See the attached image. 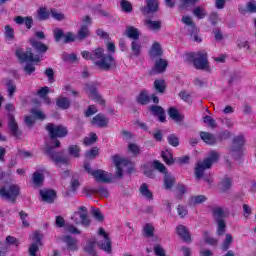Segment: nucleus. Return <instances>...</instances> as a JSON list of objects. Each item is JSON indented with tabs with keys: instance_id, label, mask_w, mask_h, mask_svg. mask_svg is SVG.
<instances>
[{
	"instance_id": "obj_1",
	"label": "nucleus",
	"mask_w": 256,
	"mask_h": 256,
	"mask_svg": "<svg viewBox=\"0 0 256 256\" xmlns=\"http://www.w3.org/2000/svg\"><path fill=\"white\" fill-rule=\"evenodd\" d=\"M46 130L48 131L50 137H51V144L48 145L46 148V153L53 159L55 163L61 164V165H67L69 164V157L63 156V153L61 152H54L53 149L55 147H59L61 145V142L59 140L55 139L57 137H67V128L61 125H55V124H47Z\"/></svg>"
},
{
	"instance_id": "obj_2",
	"label": "nucleus",
	"mask_w": 256,
	"mask_h": 256,
	"mask_svg": "<svg viewBox=\"0 0 256 256\" xmlns=\"http://www.w3.org/2000/svg\"><path fill=\"white\" fill-rule=\"evenodd\" d=\"M81 55L83 59H86L87 61L92 60L96 67L103 69L104 71L111 69V67H115V58L111 55H106L103 48H96L92 52L83 51Z\"/></svg>"
},
{
	"instance_id": "obj_3",
	"label": "nucleus",
	"mask_w": 256,
	"mask_h": 256,
	"mask_svg": "<svg viewBox=\"0 0 256 256\" xmlns=\"http://www.w3.org/2000/svg\"><path fill=\"white\" fill-rule=\"evenodd\" d=\"M98 235L99 241H89L85 247V252L93 255V253H95V245H98V247L103 251H106V253H111V240L109 239L107 232H105L103 228H100Z\"/></svg>"
},
{
	"instance_id": "obj_4",
	"label": "nucleus",
	"mask_w": 256,
	"mask_h": 256,
	"mask_svg": "<svg viewBox=\"0 0 256 256\" xmlns=\"http://www.w3.org/2000/svg\"><path fill=\"white\" fill-rule=\"evenodd\" d=\"M186 61L200 71H206V73H211L212 71L211 65H209L207 60V53L205 52L189 53L186 55Z\"/></svg>"
},
{
	"instance_id": "obj_5",
	"label": "nucleus",
	"mask_w": 256,
	"mask_h": 256,
	"mask_svg": "<svg viewBox=\"0 0 256 256\" xmlns=\"http://www.w3.org/2000/svg\"><path fill=\"white\" fill-rule=\"evenodd\" d=\"M16 56L22 62H29L24 67L25 73H27L28 75H31V73H35V66L33 65V63H40L41 56H33L31 49H28L26 52H24L21 48L16 50Z\"/></svg>"
},
{
	"instance_id": "obj_6",
	"label": "nucleus",
	"mask_w": 256,
	"mask_h": 256,
	"mask_svg": "<svg viewBox=\"0 0 256 256\" xmlns=\"http://www.w3.org/2000/svg\"><path fill=\"white\" fill-rule=\"evenodd\" d=\"M217 161H219V153L216 151L210 152L209 157L203 161H198L195 168L196 179H201L205 175V171L211 169L213 163H217Z\"/></svg>"
},
{
	"instance_id": "obj_7",
	"label": "nucleus",
	"mask_w": 256,
	"mask_h": 256,
	"mask_svg": "<svg viewBox=\"0 0 256 256\" xmlns=\"http://www.w3.org/2000/svg\"><path fill=\"white\" fill-rule=\"evenodd\" d=\"M112 161L116 167V177L121 179L123 177V171L127 173H132L133 163L119 155L113 156Z\"/></svg>"
},
{
	"instance_id": "obj_8",
	"label": "nucleus",
	"mask_w": 256,
	"mask_h": 256,
	"mask_svg": "<svg viewBox=\"0 0 256 256\" xmlns=\"http://www.w3.org/2000/svg\"><path fill=\"white\" fill-rule=\"evenodd\" d=\"M84 169L88 175H91L98 183H111L113 181V174H109V172L105 170H93L91 169L90 163H85Z\"/></svg>"
},
{
	"instance_id": "obj_9",
	"label": "nucleus",
	"mask_w": 256,
	"mask_h": 256,
	"mask_svg": "<svg viewBox=\"0 0 256 256\" xmlns=\"http://www.w3.org/2000/svg\"><path fill=\"white\" fill-rule=\"evenodd\" d=\"M0 197H2V199H6V201L15 203V199L19 197V186L10 184L0 187Z\"/></svg>"
},
{
	"instance_id": "obj_10",
	"label": "nucleus",
	"mask_w": 256,
	"mask_h": 256,
	"mask_svg": "<svg viewBox=\"0 0 256 256\" xmlns=\"http://www.w3.org/2000/svg\"><path fill=\"white\" fill-rule=\"evenodd\" d=\"M71 219L75 225H83L84 227L91 225V220L87 216V207L85 206L78 208V211L72 215Z\"/></svg>"
},
{
	"instance_id": "obj_11",
	"label": "nucleus",
	"mask_w": 256,
	"mask_h": 256,
	"mask_svg": "<svg viewBox=\"0 0 256 256\" xmlns=\"http://www.w3.org/2000/svg\"><path fill=\"white\" fill-rule=\"evenodd\" d=\"M243 145H245V138L243 136H236L229 150L228 157H232L233 159H239L243 151Z\"/></svg>"
},
{
	"instance_id": "obj_12",
	"label": "nucleus",
	"mask_w": 256,
	"mask_h": 256,
	"mask_svg": "<svg viewBox=\"0 0 256 256\" xmlns=\"http://www.w3.org/2000/svg\"><path fill=\"white\" fill-rule=\"evenodd\" d=\"M153 167L160 173L165 174L164 187H165V189H171V187H173V185H175V177H173L171 174H167V168L165 167V165H163V163H161L159 161H154Z\"/></svg>"
},
{
	"instance_id": "obj_13",
	"label": "nucleus",
	"mask_w": 256,
	"mask_h": 256,
	"mask_svg": "<svg viewBox=\"0 0 256 256\" xmlns=\"http://www.w3.org/2000/svg\"><path fill=\"white\" fill-rule=\"evenodd\" d=\"M30 239L32 241L30 247H29V255L30 256H38L37 253H39V247L43 245V233L41 232H34Z\"/></svg>"
},
{
	"instance_id": "obj_14",
	"label": "nucleus",
	"mask_w": 256,
	"mask_h": 256,
	"mask_svg": "<svg viewBox=\"0 0 256 256\" xmlns=\"http://www.w3.org/2000/svg\"><path fill=\"white\" fill-rule=\"evenodd\" d=\"M46 117L47 116L45 115L44 111L37 108H33L31 110V115L25 117V123L26 125H28V127H33V125H35L36 119H38L39 121H44Z\"/></svg>"
},
{
	"instance_id": "obj_15",
	"label": "nucleus",
	"mask_w": 256,
	"mask_h": 256,
	"mask_svg": "<svg viewBox=\"0 0 256 256\" xmlns=\"http://www.w3.org/2000/svg\"><path fill=\"white\" fill-rule=\"evenodd\" d=\"M182 23H184V25H187L188 31H190V35L193 40L196 41V43H201V38L197 36V33H199V29L195 27V23H193V19L191 18V16H183Z\"/></svg>"
},
{
	"instance_id": "obj_16",
	"label": "nucleus",
	"mask_w": 256,
	"mask_h": 256,
	"mask_svg": "<svg viewBox=\"0 0 256 256\" xmlns=\"http://www.w3.org/2000/svg\"><path fill=\"white\" fill-rule=\"evenodd\" d=\"M85 92L87 93L89 99L99 103L100 105H105V100L97 93V88H95V84H88L85 87Z\"/></svg>"
},
{
	"instance_id": "obj_17",
	"label": "nucleus",
	"mask_w": 256,
	"mask_h": 256,
	"mask_svg": "<svg viewBox=\"0 0 256 256\" xmlns=\"http://www.w3.org/2000/svg\"><path fill=\"white\" fill-rule=\"evenodd\" d=\"M62 243H65L67 251H77L79 249V241L69 235L61 237Z\"/></svg>"
},
{
	"instance_id": "obj_18",
	"label": "nucleus",
	"mask_w": 256,
	"mask_h": 256,
	"mask_svg": "<svg viewBox=\"0 0 256 256\" xmlns=\"http://www.w3.org/2000/svg\"><path fill=\"white\" fill-rule=\"evenodd\" d=\"M83 23L78 30V39H87V36L89 35V25L91 24V18L89 16H85L83 18Z\"/></svg>"
},
{
	"instance_id": "obj_19",
	"label": "nucleus",
	"mask_w": 256,
	"mask_h": 256,
	"mask_svg": "<svg viewBox=\"0 0 256 256\" xmlns=\"http://www.w3.org/2000/svg\"><path fill=\"white\" fill-rule=\"evenodd\" d=\"M159 9V1L157 0H148L147 6L141 9L143 15H151V13H155Z\"/></svg>"
},
{
	"instance_id": "obj_20",
	"label": "nucleus",
	"mask_w": 256,
	"mask_h": 256,
	"mask_svg": "<svg viewBox=\"0 0 256 256\" xmlns=\"http://www.w3.org/2000/svg\"><path fill=\"white\" fill-rule=\"evenodd\" d=\"M40 196L45 203H53L55 201V191L49 189L40 190Z\"/></svg>"
},
{
	"instance_id": "obj_21",
	"label": "nucleus",
	"mask_w": 256,
	"mask_h": 256,
	"mask_svg": "<svg viewBox=\"0 0 256 256\" xmlns=\"http://www.w3.org/2000/svg\"><path fill=\"white\" fill-rule=\"evenodd\" d=\"M29 43L31 47L35 49V51H37V53H47V49H48L47 45L39 42V40L35 38H31L29 40Z\"/></svg>"
},
{
	"instance_id": "obj_22",
	"label": "nucleus",
	"mask_w": 256,
	"mask_h": 256,
	"mask_svg": "<svg viewBox=\"0 0 256 256\" xmlns=\"http://www.w3.org/2000/svg\"><path fill=\"white\" fill-rule=\"evenodd\" d=\"M176 233L181 237V239H183V241H191V234L186 226L178 225L176 227Z\"/></svg>"
},
{
	"instance_id": "obj_23",
	"label": "nucleus",
	"mask_w": 256,
	"mask_h": 256,
	"mask_svg": "<svg viewBox=\"0 0 256 256\" xmlns=\"http://www.w3.org/2000/svg\"><path fill=\"white\" fill-rule=\"evenodd\" d=\"M108 123L109 119H107L103 114L96 115L92 120V124L96 125V127H107Z\"/></svg>"
},
{
	"instance_id": "obj_24",
	"label": "nucleus",
	"mask_w": 256,
	"mask_h": 256,
	"mask_svg": "<svg viewBox=\"0 0 256 256\" xmlns=\"http://www.w3.org/2000/svg\"><path fill=\"white\" fill-rule=\"evenodd\" d=\"M45 179V169L37 170L33 173L32 181L34 185H42Z\"/></svg>"
},
{
	"instance_id": "obj_25",
	"label": "nucleus",
	"mask_w": 256,
	"mask_h": 256,
	"mask_svg": "<svg viewBox=\"0 0 256 256\" xmlns=\"http://www.w3.org/2000/svg\"><path fill=\"white\" fill-rule=\"evenodd\" d=\"M14 21L17 25H25L27 29H31L33 25V18L32 17H22V16H17L14 18Z\"/></svg>"
},
{
	"instance_id": "obj_26",
	"label": "nucleus",
	"mask_w": 256,
	"mask_h": 256,
	"mask_svg": "<svg viewBox=\"0 0 256 256\" xmlns=\"http://www.w3.org/2000/svg\"><path fill=\"white\" fill-rule=\"evenodd\" d=\"M213 215L217 221H223L227 215H229V211L227 209H223L221 207H215L213 209Z\"/></svg>"
},
{
	"instance_id": "obj_27",
	"label": "nucleus",
	"mask_w": 256,
	"mask_h": 256,
	"mask_svg": "<svg viewBox=\"0 0 256 256\" xmlns=\"http://www.w3.org/2000/svg\"><path fill=\"white\" fill-rule=\"evenodd\" d=\"M200 137L207 145H215V143H217V138H215V135L209 132H201Z\"/></svg>"
},
{
	"instance_id": "obj_28",
	"label": "nucleus",
	"mask_w": 256,
	"mask_h": 256,
	"mask_svg": "<svg viewBox=\"0 0 256 256\" xmlns=\"http://www.w3.org/2000/svg\"><path fill=\"white\" fill-rule=\"evenodd\" d=\"M144 25L150 31H159V29H161V21H153V20L147 19L144 21Z\"/></svg>"
},
{
	"instance_id": "obj_29",
	"label": "nucleus",
	"mask_w": 256,
	"mask_h": 256,
	"mask_svg": "<svg viewBox=\"0 0 256 256\" xmlns=\"http://www.w3.org/2000/svg\"><path fill=\"white\" fill-rule=\"evenodd\" d=\"M150 111L153 113V115H158L159 121L164 123L165 111L161 106H151Z\"/></svg>"
},
{
	"instance_id": "obj_30",
	"label": "nucleus",
	"mask_w": 256,
	"mask_h": 256,
	"mask_svg": "<svg viewBox=\"0 0 256 256\" xmlns=\"http://www.w3.org/2000/svg\"><path fill=\"white\" fill-rule=\"evenodd\" d=\"M167 69V60L160 59L156 61L155 66L152 70L154 73H163Z\"/></svg>"
},
{
	"instance_id": "obj_31",
	"label": "nucleus",
	"mask_w": 256,
	"mask_h": 256,
	"mask_svg": "<svg viewBox=\"0 0 256 256\" xmlns=\"http://www.w3.org/2000/svg\"><path fill=\"white\" fill-rule=\"evenodd\" d=\"M3 244L6 245L8 247V251H10L11 247H15L17 249V247L21 245V242L13 236H8Z\"/></svg>"
},
{
	"instance_id": "obj_32",
	"label": "nucleus",
	"mask_w": 256,
	"mask_h": 256,
	"mask_svg": "<svg viewBox=\"0 0 256 256\" xmlns=\"http://www.w3.org/2000/svg\"><path fill=\"white\" fill-rule=\"evenodd\" d=\"M56 105H57V107H59L60 109H69V107H71V101L68 100L67 97L60 96V97L56 100Z\"/></svg>"
},
{
	"instance_id": "obj_33",
	"label": "nucleus",
	"mask_w": 256,
	"mask_h": 256,
	"mask_svg": "<svg viewBox=\"0 0 256 256\" xmlns=\"http://www.w3.org/2000/svg\"><path fill=\"white\" fill-rule=\"evenodd\" d=\"M140 193L142 197H144L145 199H148V200L153 199V192L149 190V186H147V184H142L140 186Z\"/></svg>"
},
{
	"instance_id": "obj_34",
	"label": "nucleus",
	"mask_w": 256,
	"mask_h": 256,
	"mask_svg": "<svg viewBox=\"0 0 256 256\" xmlns=\"http://www.w3.org/2000/svg\"><path fill=\"white\" fill-rule=\"evenodd\" d=\"M5 86H6L8 96L11 99V97H13V95H15V92L17 91V85H15L13 81L7 80L5 83Z\"/></svg>"
},
{
	"instance_id": "obj_35",
	"label": "nucleus",
	"mask_w": 256,
	"mask_h": 256,
	"mask_svg": "<svg viewBox=\"0 0 256 256\" xmlns=\"http://www.w3.org/2000/svg\"><path fill=\"white\" fill-rule=\"evenodd\" d=\"M126 35L130 39H139V30L133 26H127Z\"/></svg>"
},
{
	"instance_id": "obj_36",
	"label": "nucleus",
	"mask_w": 256,
	"mask_h": 256,
	"mask_svg": "<svg viewBox=\"0 0 256 256\" xmlns=\"http://www.w3.org/2000/svg\"><path fill=\"white\" fill-rule=\"evenodd\" d=\"M207 201V196L205 195H195L190 198V205H201Z\"/></svg>"
},
{
	"instance_id": "obj_37",
	"label": "nucleus",
	"mask_w": 256,
	"mask_h": 256,
	"mask_svg": "<svg viewBox=\"0 0 256 256\" xmlns=\"http://www.w3.org/2000/svg\"><path fill=\"white\" fill-rule=\"evenodd\" d=\"M162 53L161 45L155 42L150 49V57H159Z\"/></svg>"
},
{
	"instance_id": "obj_38",
	"label": "nucleus",
	"mask_w": 256,
	"mask_h": 256,
	"mask_svg": "<svg viewBox=\"0 0 256 256\" xmlns=\"http://www.w3.org/2000/svg\"><path fill=\"white\" fill-rule=\"evenodd\" d=\"M162 158L166 165H173V154L169 150L162 151Z\"/></svg>"
},
{
	"instance_id": "obj_39",
	"label": "nucleus",
	"mask_w": 256,
	"mask_h": 256,
	"mask_svg": "<svg viewBox=\"0 0 256 256\" xmlns=\"http://www.w3.org/2000/svg\"><path fill=\"white\" fill-rule=\"evenodd\" d=\"M51 17V10L47 8H40L38 11V18L42 21H45L46 19H49Z\"/></svg>"
},
{
	"instance_id": "obj_40",
	"label": "nucleus",
	"mask_w": 256,
	"mask_h": 256,
	"mask_svg": "<svg viewBox=\"0 0 256 256\" xmlns=\"http://www.w3.org/2000/svg\"><path fill=\"white\" fill-rule=\"evenodd\" d=\"M168 113L171 119H173L174 121L179 122L183 120V116H181V114H179V111L175 108H170Z\"/></svg>"
},
{
	"instance_id": "obj_41",
	"label": "nucleus",
	"mask_w": 256,
	"mask_h": 256,
	"mask_svg": "<svg viewBox=\"0 0 256 256\" xmlns=\"http://www.w3.org/2000/svg\"><path fill=\"white\" fill-rule=\"evenodd\" d=\"M232 244H233V235L228 233L225 235V239L222 244V249H224V251H227V249H229V247H231Z\"/></svg>"
},
{
	"instance_id": "obj_42",
	"label": "nucleus",
	"mask_w": 256,
	"mask_h": 256,
	"mask_svg": "<svg viewBox=\"0 0 256 256\" xmlns=\"http://www.w3.org/2000/svg\"><path fill=\"white\" fill-rule=\"evenodd\" d=\"M68 152H69V155H71L72 157L77 158V157H80L81 148L77 145H71L68 148Z\"/></svg>"
},
{
	"instance_id": "obj_43",
	"label": "nucleus",
	"mask_w": 256,
	"mask_h": 256,
	"mask_svg": "<svg viewBox=\"0 0 256 256\" xmlns=\"http://www.w3.org/2000/svg\"><path fill=\"white\" fill-rule=\"evenodd\" d=\"M132 55L139 57L141 55V44L137 41L132 42Z\"/></svg>"
},
{
	"instance_id": "obj_44",
	"label": "nucleus",
	"mask_w": 256,
	"mask_h": 256,
	"mask_svg": "<svg viewBox=\"0 0 256 256\" xmlns=\"http://www.w3.org/2000/svg\"><path fill=\"white\" fill-rule=\"evenodd\" d=\"M203 237L205 243H207L208 245H217V243H219V241L212 237L211 234H209V232H204Z\"/></svg>"
},
{
	"instance_id": "obj_45",
	"label": "nucleus",
	"mask_w": 256,
	"mask_h": 256,
	"mask_svg": "<svg viewBox=\"0 0 256 256\" xmlns=\"http://www.w3.org/2000/svg\"><path fill=\"white\" fill-rule=\"evenodd\" d=\"M10 131L17 137V123L15 122V118L13 116H9V123H8Z\"/></svg>"
},
{
	"instance_id": "obj_46",
	"label": "nucleus",
	"mask_w": 256,
	"mask_h": 256,
	"mask_svg": "<svg viewBox=\"0 0 256 256\" xmlns=\"http://www.w3.org/2000/svg\"><path fill=\"white\" fill-rule=\"evenodd\" d=\"M143 233L145 237H153V233H155V227L151 224H146L143 228Z\"/></svg>"
},
{
	"instance_id": "obj_47",
	"label": "nucleus",
	"mask_w": 256,
	"mask_h": 256,
	"mask_svg": "<svg viewBox=\"0 0 256 256\" xmlns=\"http://www.w3.org/2000/svg\"><path fill=\"white\" fill-rule=\"evenodd\" d=\"M50 15L53 17V19H56V21H63V19H65V14L55 9L50 10Z\"/></svg>"
},
{
	"instance_id": "obj_48",
	"label": "nucleus",
	"mask_w": 256,
	"mask_h": 256,
	"mask_svg": "<svg viewBox=\"0 0 256 256\" xmlns=\"http://www.w3.org/2000/svg\"><path fill=\"white\" fill-rule=\"evenodd\" d=\"M154 88L158 93H163L165 91V80H155Z\"/></svg>"
},
{
	"instance_id": "obj_49",
	"label": "nucleus",
	"mask_w": 256,
	"mask_h": 256,
	"mask_svg": "<svg viewBox=\"0 0 256 256\" xmlns=\"http://www.w3.org/2000/svg\"><path fill=\"white\" fill-rule=\"evenodd\" d=\"M138 103H141V105H147V103H149V95H147L146 91H142L139 94Z\"/></svg>"
},
{
	"instance_id": "obj_50",
	"label": "nucleus",
	"mask_w": 256,
	"mask_h": 256,
	"mask_svg": "<svg viewBox=\"0 0 256 256\" xmlns=\"http://www.w3.org/2000/svg\"><path fill=\"white\" fill-rule=\"evenodd\" d=\"M97 142V134L91 133L88 137L84 138V145H93Z\"/></svg>"
},
{
	"instance_id": "obj_51",
	"label": "nucleus",
	"mask_w": 256,
	"mask_h": 256,
	"mask_svg": "<svg viewBox=\"0 0 256 256\" xmlns=\"http://www.w3.org/2000/svg\"><path fill=\"white\" fill-rule=\"evenodd\" d=\"M194 15L198 17V19H203L207 15V11L204 8L197 7L193 11Z\"/></svg>"
},
{
	"instance_id": "obj_52",
	"label": "nucleus",
	"mask_w": 256,
	"mask_h": 256,
	"mask_svg": "<svg viewBox=\"0 0 256 256\" xmlns=\"http://www.w3.org/2000/svg\"><path fill=\"white\" fill-rule=\"evenodd\" d=\"M227 229V225L225 224L224 220H218V228H217V235L221 236L225 233Z\"/></svg>"
},
{
	"instance_id": "obj_53",
	"label": "nucleus",
	"mask_w": 256,
	"mask_h": 256,
	"mask_svg": "<svg viewBox=\"0 0 256 256\" xmlns=\"http://www.w3.org/2000/svg\"><path fill=\"white\" fill-rule=\"evenodd\" d=\"M99 155V148L94 147L90 151L86 152V159H95Z\"/></svg>"
},
{
	"instance_id": "obj_54",
	"label": "nucleus",
	"mask_w": 256,
	"mask_h": 256,
	"mask_svg": "<svg viewBox=\"0 0 256 256\" xmlns=\"http://www.w3.org/2000/svg\"><path fill=\"white\" fill-rule=\"evenodd\" d=\"M4 29L6 39H13L15 37V30L11 26L7 25Z\"/></svg>"
},
{
	"instance_id": "obj_55",
	"label": "nucleus",
	"mask_w": 256,
	"mask_h": 256,
	"mask_svg": "<svg viewBox=\"0 0 256 256\" xmlns=\"http://www.w3.org/2000/svg\"><path fill=\"white\" fill-rule=\"evenodd\" d=\"M128 151L130 153H133V155H139V153H141V148H139L137 144L131 143L128 145Z\"/></svg>"
},
{
	"instance_id": "obj_56",
	"label": "nucleus",
	"mask_w": 256,
	"mask_h": 256,
	"mask_svg": "<svg viewBox=\"0 0 256 256\" xmlns=\"http://www.w3.org/2000/svg\"><path fill=\"white\" fill-rule=\"evenodd\" d=\"M177 213L179 217L183 219V217H187L189 211L187 210V206L178 205Z\"/></svg>"
},
{
	"instance_id": "obj_57",
	"label": "nucleus",
	"mask_w": 256,
	"mask_h": 256,
	"mask_svg": "<svg viewBox=\"0 0 256 256\" xmlns=\"http://www.w3.org/2000/svg\"><path fill=\"white\" fill-rule=\"evenodd\" d=\"M237 46L239 49H246V51H249L251 49V46H249V42L245 39H239L237 41Z\"/></svg>"
},
{
	"instance_id": "obj_58",
	"label": "nucleus",
	"mask_w": 256,
	"mask_h": 256,
	"mask_svg": "<svg viewBox=\"0 0 256 256\" xmlns=\"http://www.w3.org/2000/svg\"><path fill=\"white\" fill-rule=\"evenodd\" d=\"M120 5L122 10H124L126 13L131 12L133 9V6H131V3L127 0H122Z\"/></svg>"
},
{
	"instance_id": "obj_59",
	"label": "nucleus",
	"mask_w": 256,
	"mask_h": 256,
	"mask_svg": "<svg viewBox=\"0 0 256 256\" xmlns=\"http://www.w3.org/2000/svg\"><path fill=\"white\" fill-rule=\"evenodd\" d=\"M199 0H181L179 5L180 9H187V7H191L194 3H197Z\"/></svg>"
},
{
	"instance_id": "obj_60",
	"label": "nucleus",
	"mask_w": 256,
	"mask_h": 256,
	"mask_svg": "<svg viewBox=\"0 0 256 256\" xmlns=\"http://www.w3.org/2000/svg\"><path fill=\"white\" fill-rule=\"evenodd\" d=\"M203 122L208 125V127H211L212 129L215 128V119H213V117L206 115L203 118Z\"/></svg>"
},
{
	"instance_id": "obj_61",
	"label": "nucleus",
	"mask_w": 256,
	"mask_h": 256,
	"mask_svg": "<svg viewBox=\"0 0 256 256\" xmlns=\"http://www.w3.org/2000/svg\"><path fill=\"white\" fill-rule=\"evenodd\" d=\"M63 91L65 95H73V97H76V95H79V93L76 92L75 89H73L70 85L64 86Z\"/></svg>"
},
{
	"instance_id": "obj_62",
	"label": "nucleus",
	"mask_w": 256,
	"mask_h": 256,
	"mask_svg": "<svg viewBox=\"0 0 256 256\" xmlns=\"http://www.w3.org/2000/svg\"><path fill=\"white\" fill-rule=\"evenodd\" d=\"M222 191H227L231 187V179L224 178L220 183Z\"/></svg>"
},
{
	"instance_id": "obj_63",
	"label": "nucleus",
	"mask_w": 256,
	"mask_h": 256,
	"mask_svg": "<svg viewBox=\"0 0 256 256\" xmlns=\"http://www.w3.org/2000/svg\"><path fill=\"white\" fill-rule=\"evenodd\" d=\"M168 143L169 145H172V147H177L179 145V138L172 134L168 136Z\"/></svg>"
},
{
	"instance_id": "obj_64",
	"label": "nucleus",
	"mask_w": 256,
	"mask_h": 256,
	"mask_svg": "<svg viewBox=\"0 0 256 256\" xmlns=\"http://www.w3.org/2000/svg\"><path fill=\"white\" fill-rule=\"evenodd\" d=\"M246 11L248 13H256V1H250L246 4Z\"/></svg>"
}]
</instances>
